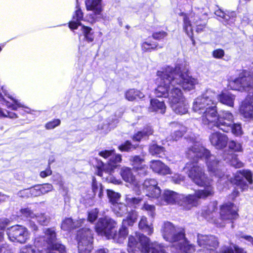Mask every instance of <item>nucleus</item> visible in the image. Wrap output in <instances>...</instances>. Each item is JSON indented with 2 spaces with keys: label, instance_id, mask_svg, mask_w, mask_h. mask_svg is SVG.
<instances>
[{
  "label": "nucleus",
  "instance_id": "obj_1",
  "mask_svg": "<svg viewBox=\"0 0 253 253\" xmlns=\"http://www.w3.org/2000/svg\"><path fill=\"white\" fill-rule=\"evenodd\" d=\"M183 64H176L174 67L166 66L157 72L160 79V84L155 90L158 97H168L173 111L178 114L188 112V105L180 87L191 90L198 84L197 80L184 72Z\"/></svg>",
  "mask_w": 253,
  "mask_h": 253
},
{
  "label": "nucleus",
  "instance_id": "obj_2",
  "mask_svg": "<svg viewBox=\"0 0 253 253\" xmlns=\"http://www.w3.org/2000/svg\"><path fill=\"white\" fill-rule=\"evenodd\" d=\"M186 155L189 159H193V160L197 158L205 159L210 174L218 178V182L220 184L229 180L230 183L239 186L242 190H244L248 187L244 178L250 184L253 183L252 174L249 170L243 169L237 171L234 178H229L227 175H225L220 162L217 160L215 156L211 155L210 151L199 143H196L193 146L188 148L186 152Z\"/></svg>",
  "mask_w": 253,
  "mask_h": 253
},
{
  "label": "nucleus",
  "instance_id": "obj_3",
  "mask_svg": "<svg viewBox=\"0 0 253 253\" xmlns=\"http://www.w3.org/2000/svg\"><path fill=\"white\" fill-rule=\"evenodd\" d=\"M138 214L135 211L128 212L126 218L124 219L122 225L117 232L114 229L116 223L109 217L99 218L95 226L97 233L107 239H112L115 242L122 243L128 235V229L126 225L132 226L136 222Z\"/></svg>",
  "mask_w": 253,
  "mask_h": 253
},
{
  "label": "nucleus",
  "instance_id": "obj_4",
  "mask_svg": "<svg viewBox=\"0 0 253 253\" xmlns=\"http://www.w3.org/2000/svg\"><path fill=\"white\" fill-rule=\"evenodd\" d=\"M217 97L216 92L209 89L193 101L192 109L194 112L202 114L201 121L205 126L216 119L215 113Z\"/></svg>",
  "mask_w": 253,
  "mask_h": 253
},
{
  "label": "nucleus",
  "instance_id": "obj_5",
  "mask_svg": "<svg viewBox=\"0 0 253 253\" xmlns=\"http://www.w3.org/2000/svg\"><path fill=\"white\" fill-rule=\"evenodd\" d=\"M184 170L195 184L204 187V190L195 191V193L192 194L193 196H197L198 192H202V197L199 195L197 197L198 203L200 199H205L213 195V188L211 185V181L206 176L204 167L201 164L196 162L188 163L184 167Z\"/></svg>",
  "mask_w": 253,
  "mask_h": 253
},
{
  "label": "nucleus",
  "instance_id": "obj_6",
  "mask_svg": "<svg viewBox=\"0 0 253 253\" xmlns=\"http://www.w3.org/2000/svg\"><path fill=\"white\" fill-rule=\"evenodd\" d=\"M161 233L164 239L173 244V248L186 253L194 251V247L189 244L185 237V231L182 228L175 226L172 223L167 221L163 224Z\"/></svg>",
  "mask_w": 253,
  "mask_h": 253
},
{
  "label": "nucleus",
  "instance_id": "obj_7",
  "mask_svg": "<svg viewBox=\"0 0 253 253\" xmlns=\"http://www.w3.org/2000/svg\"><path fill=\"white\" fill-rule=\"evenodd\" d=\"M128 252L140 251L143 253H167L164 247L157 242L150 243V239L145 235L136 233L130 236L128 242Z\"/></svg>",
  "mask_w": 253,
  "mask_h": 253
},
{
  "label": "nucleus",
  "instance_id": "obj_8",
  "mask_svg": "<svg viewBox=\"0 0 253 253\" xmlns=\"http://www.w3.org/2000/svg\"><path fill=\"white\" fill-rule=\"evenodd\" d=\"M202 192H198L197 196L192 194L185 195L179 194L173 191L165 190L161 197L160 205H167L177 204L183 207L185 210H189L192 207L197 206L199 203L197 201V197L202 196Z\"/></svg>",
  "mask_w": 253,
  "mask_h": 253
},
{
  "label": "nucleus",
  "instance_id": "obj_9",
  "mask_svg": "<svg viewBox=\"0 0 253 253\" xmlns=\"http://www.w3.org/2000/svg\"><path fill=\"white\" fill-rule=\"evenodd\" d=\"M99 155L105 159L108 160L107 163L110 167V170L109 171H103L98 170V175L105 179L108 182L115 184L122 183L121 179L116 178L112 174L113 169L115 168L117 166V164L121 162L122 156L120 154H115L114 150L102 151L99 153Z\"/></svg>",
  "mask_w": 253,
  "mask_h": 253
},
{
  "label": "nucleus",
  "instance_id": "obj_10",
  "mask_svg": "<svg viewBox=\"0 0 253 253\" xmlns=\"http://www.w3.org/2000/svg\"><path fill=\"white\" fill-rule=\"evenodd\" d=\"M215 120L212 122H209L206 126L209 128L216 127L225 132H229L231 129V125L234 122V116L232 113L228 111L221 110L218 114L217 112L216 107L215 108Z\"/></svg>",
  "mask_w": 253,
  "mask_h": 253
},
{
  "label": "nucleus",
  "instance_id": "obj_11",
  "mask_svg": "<svg viewBox=\"0 0 253 253\" xmlns=\"http://www.w3.org/2000/svg\"><path fill=\"white\" fill-rule=\"evenodd\" d=\"M79 253H90L93 249L92 231L84 228L78 231L77 233Z\"/></svg>",
  "mask_w": 253,
  "mask_h": 253
},
{
  "label": "nucleus",
  "instance_id": "obj_12",
  "mask_svg": "<svg viewBox=\"0 0 253 253\" xmlns=\"http://www.w3.org/2000/svg\"><path fill=\"white\" fill-rule=\"evenodd\" d=\"M76 8V9L73 15L72 20L69 23V28L73 30L77 29L78 27L81 26V30L85 39L88 42H92L94 37L92 34L91 33L92 29L88 27L82 25L81 21L83 19V13L78 3L77 4Z\"/></svg>",
  "mask_w": 253,
  "mask_h": 253
},
{
  "label": "nucleus",
  "instance_id": "obj_13",
  "mask_svg": "<svg viewBox=\"0 0 253 253\" xmlns=\"http://www.w3.org/2000/svg\"><path fill=\"white\" fill-rule=\"evenodd\" d=\"M194 25L196 26V31L198 33L203 32L206 28V22L201 21L197 16L190 14L184 15L183 18V29L187 35L191 39L193 38V28ZM193 40V39H192Z\"/></svg>",
  "mask_w": 253,
  "mask_h": 253
},
{
  "label": "nucleus",
  "instance_id": "obj_14",
  "mask_svg": "<svg viewBox=\"0 0 253 253\" xmlns=\"http://www.w3.org/2000/svg\"><path fill=\"white\" fill-rule=\"evenodd\" d=\"M197 242L204 253H217L216 249L218 246V242L214 236L198 235Z\"/></svg>",
  "mask_w": 253,
  "mask_h": 253
},
{
  "label": "nucleus",
  "instance_id": "obj_15",
  "mask_svg": "<svg viewBox=\"0 0 253 253\" xmlns=\"http://www.w3.org/2000/svg\"><path fill=\"white\" fill-rule=\"evenodd\" d=\"M247 72H245L240 75L239 77L229 82V87L233 90L240 91L250 92V86L249 84L251 80L253 81V78L251 75L246 76Z\"/></svg>",
  "mask_w": 253,
  "mask_h": 253
},
{
  "label": "nucleus",
  "instance_id": "obj_16",
  "mask_svg": "<svg viewBox=\"0 0 253 253\" xmlns=\"http://www.w3.org/2000/svg\"><path fill=\"white\" fill-rule=\"evenodd\" d=\"M43 236L36 238L34 244L38 247L45 248L54 245L56 239V234L54 228H48L44 229Z\"/></svg>",
  "mask_w": 253,
  "mask_h": 253
},
{
  "label": "nucleus",
  "instance_id": "obj_17",
  "mask_svg": "<svg viewBox=\"0 0 253 253\" xmlns=\"http://www.w3.org/2000/svg\"><path fill=\"white\" fill-rule=\"evenodd\" d=\"M241 115L247 120L253 119V95L249 94L240 107Z\"/></svg>",
  "mask_w": 253,
  "mask_h": 253
},
{
  "label": "nucleus",
  "instance_id": "obj_18",
  "mask_svg": "<svg viewBox=\"0 0 253 253\" xmlns=\"http://www.w3.org/2000/svg\"><path fill=\"white\" fill-rule=\"evenodd\" d=\"M217 206V204L216 202L211 203L206 209L203 210L202 214L208 221H211L217 226L221 227L224 225L215 218L218 216Z\"/></svg>",
  "mask_w": 253,
  "mask_h": 253
},
{
  "label": "nucleus",
  "instance_id": "obj_19",
  "mask_svg": "<svg viewBox=\"0 0 253 253\" xmlns=\"http://www.w3.org/2000/svg\"><path fill=\"white\" fill-rule=\"evenodd\" d=\"M236 206L231 203L223 205L220 208V217L222 220H232L238 217Z\"/></svg>",
  "mask_w": 253,
  "mask_h": 253
},
{
  "label": "nucleus",
  "instance_id": "obj_20",
  "mask_svg": "<svg viewBox=\"0 0 253 253\" xmlns=\"http://www.w3.org/2000/svg\"><path fill=\"white\" fill-rule=\"evenodd\" d=\"M133 169L128 167H123L120 170V174L123 179L126 182L130 184L134 187V190L137 194L140 193L139 190L137 191L138 181L134 174Z\"/></svg>",
  "mask_w": 253,
  "mask_h": 253
},
{
  "label": "nucleus",
  "instance_id": "obj_21",
  "mask_svg": "<svg viewBox=\"0 0 253 253\" xmlns=\"http://www.w3.org/2000/svg\"><path fill=\"white\" fill-rule=\"evenodd\" d=\"M209 139L211 145L217 149L224 148L228 140L227 136L218 131L211 133L209 136Z\"/></svg>",
  "mask_w": 253,
  "mask_h": 253
},
{
  "label": "nucleus",
  "instance_id": "obj_22",
  "mask_svg": "<svg viewBox=\"0 0 253 253\" xmlns=\"http://www.w3.org/2000/svg\"><path fill=\"white\" fill-rule=\"evenodd\" d=\"M170 126L172 128V132L170 136L167 137L168 141H177L187 131V127L177 122L171 123Z\"/></svg>",
  "mask_w": 253,
  "mask_h": 253
},
{
  "label": "nucleus",
  "instance_id": "obj_23",
  "mask_svg": "<svg viewBox=\"0 0 253 253\" xmlns=\"http://www.w3.org/2000/svg\"><path fill=\"white\" fill-rule=\"evenodd\" d=\"M149 166L152 171L161 175L171 174L170 168L160 160H152L150 162Z\"/></svg>",
  "mask_w": 253,
  "mask_h": 253
},
{
  "label": "nucleus",
  "instance_id": "obj_24",
  "mask_svg": "<svg viewBox=\"0 0 253 253\" xmlns=\"http://www.w3.org/2000/svg\"><path fill=\"white\" fill-rule=\"evenodd\" d=\"M158 183L156 179L154 178H148L145 180L143 183L142 185H140L138 184V186H137V190H140V193L138 195L141 193V190L143 192L146 191H150L151 188H154L155 190L154 193L155 194H161V190L160 188L158 186Z\"/></svg>",
  "mask_w": 253,
  "mask_h": 253
},
{
  "label": "nucleus",
  "instance_id": "obj_25",
  "mask_svg": "<svg viewBox=\"0 0 253 253\" xmlns=\"http://www.w3.org/2000/svg\"><path fill=\"white\" fill-rule=\"evenodd\" d=\"M21 212L24 216L27 217L31 218L36 217L39 223L42 225H46L49 222V217L44 213L36 215L28 208L22 209Z\"/></svg>",
  "mask_w": 253,
  "mask_h": 253
},
{
  "label": "nucleus",
  "instance_id": "obj_26",
  "mask_svg": "<svg viewBox=\"0 0 253 253\" xmlns=\"http://www.w3.org/2000/svg\"><path fill=\"white\" fill-rule=\"evenodd\" d=\"M0 101L11 110L16 108V100L15 98L7 91L4 90L3 87L0 86Z\"/></svg>",
  "mask_w": 253,
  "mask_h": 253
},
{
  "label": "nucleus",
  "instance_id": "obj_27",
  "mask_svg": "<svg viewBox=\"0 0 253 253\" xmlns=\"http://www.w3.org/2000/svg\"><path fill=\"white\" fill-rule=\"evenodd\" d=\"M85 221L84 219H80L77 221L73 222L71 218L64 219L61 224V228L65 231L70 230L80 227Z\"/></svg>",
  "mask_w": 253,
  "mask_h": 253
},
{
  "label": "nucleus",
  "instance_id": "obj_28",
  "mask_svg": "<svg viewBox=\"0 0 253 253\" xmlns=\"http://www.w3.org/2000/svg\"><path fill=\"white\" fill-rule=\"evenodd\" d=\"M149 110L151 112H157L164 114L165 112L166 106L163 101L153 99L151 100Z\"/></svg>",
  "mask_w": 253,
  "mask_h": 253
},
{
  "label": "nucleus",
  "instance_id": "obj_29",
  "mask_svg": "<svg viewBox=\"0 0 253 253\" xmlns=\"http://www.w3.org/2000/svg\"><path fill=\"white\" fill-rule=\"evenodd\" d=\"M216 100H219L221 103L230 107H233L235 96L229 92L222 93L217 94Z\"/></svg>",
  "mask_w": 253,
  "mask_h": 253
},
{
  "label": "nucleus",
  "instance_id": "obj_30",
  "mask_svg": "<svg viewBox=\"0 0 253 253\" xmlns=\"http://www.w3.org/2000/svg\"><path fill=\"white\" fill-rule=\"evenodd\" d=\"M101 0H85L87 10L93 11L96 15H99L102 11Z\"/></svg>",
  "mask_w": 253,
  "mask_h": 253
},
{
  "label": "nucleus",
  "instance_id": "obj_31",
  "mask_svg": "<svg viewBox=\"0 0 253 253\" xmlns=\"http://www.w3.org/2000/svg\"><path fill=\"white\" fill-rule=\"evenodd\" d=\"M223 158L227 163H229L231 166L240 168L243 167V163L240 161L237 158V156L233 153H224Z\"/></svg>",
  "mask_w": 253,
  "mask_h": 253
},
{
  "label": "nucleus",
  "instance_id": "obj_32",
  "mask_svg": "<svg viewBox=\"0 0 253 253\" xmlns=\"http://www.w3.org/2000/svg\"><path fill=\"white\" fill-rule=\"evenodd\" d=\"M29 238V233L27 228L17 225V242L24 243Z\"/></svg>",
  "mask_w": 253,
  "mask_h": 253
},
{
  "label": "nucleus",
  "instance_id": "obj_33",
  "mask_svg": "<svg viewBox=\"0 0 253 253\" xmlns=\"http://www.w3.org/2000/svg\"><path fill=\"white\" fill-rule=\"evenodd\" d=\"M139 228L148 235H151L153 232V227L152 224H148L147 218L145 216H142L138 224Z\"/></svg>",
  "mask_w": 253,
  "mask_h": 253
},
{
  "label": "nucleus",
  "instance_id": "obj_34",
  "mask_svg": "<svg viewBox=\"0 0 253 253\" xmlns=\"http://www.w3.org/2000/svg\"><path fill=\"white\" fill-rule=\"evenodd\" d=\"M153 133V130L151 126H147L145 127L142 130L135 133L133 135V139L137 141H139L141 139L148 137L150 135L152 134Z\"/></svg>",
  "mask_w": 253,
  "mask_h": 253
},
{
  "label": "nucleus",
  "instance_id": "obj_35",
  "mask_svg": "<svg viewBox=\"0 0 253 253\" xmlns=\"http://www.w3.org/2000/svg\"><path fill=\"white\" fill-rule=\"evenodd\" d=\"M126 98L128 101H133L137 98L141 99L144 97V94L135 89H130L125 93Z\"/></svg>",
  "mask_w": 253,
  "mask_h": 253
},
{
  "label": "nucleus",
  "instance_id": "obj_36",
  "mask_svg": "<svg viewBox=\"0 0 253 253\" xmlns=\"http://www.w3.org/2000/svg\"><path fill=\"white\" fill-rule=\"evenodd\" d=\"M112 209L114 213L117 216H122L128 212L126 206L123 203H119L114 204Z\"/></svg>",
  "mask_w": 253,
  "mask_h": 253
},
{
  "label": "nucleus",
  "instance_id": "obj_37",
  "mask_svg": "<svg viewBox=\"0 0 253 253\" xmlns=\"http://www.w3.org/2000/svg\"><path fill=\"white\" fill-rule=\"evenodd\" d=\"M46 249V253H66L65 246L60 243H55Z\"/></svg>",
  "mask_w": 253,
  "mask_h": 253
},
{
  "label": "nucleus",
  "instance_id": "obj_38",
  "mask_svg": "<svg viewBox=\"0 0 253 253\" xmlns=\"http://www.w3.org/2000/svg\"><path fill=\"white\" fill-rule=\"evenodd\" d=\"M149 151L152 155L162 158L164 155L165 149L163 147L153 144L150 146Z\"/></svg>",
  "mask_w": 253,
  "mask_h": 253
},
{
  "label": "nucleus",
  "instance_id": "obj_39",
  "mask_svg": "<svg viewBox=\"0 0 253 253\" xmlns=\"http://www.w3.org/2000/svg\"><path fill=\"white\" fill-rule=\"evenodd\" d=\"M42 249L35 244L34 246H25L23 247L20 250L19 253H42Z\"/></svg>",
  "mask_w": 253,
  "mask_h": 253
},
{
  "label": "nucleus",
  "instance_id": "obj_40",
  "mask_svg": "<svg viewBox=\"0 0 253 253\" xmlns=\"http://www.w3.org/2000/svg\"><path fill=\"white\" fill-rule=\"evenodd\" d=\"M233 250L230 247H223L221 248L220 253H246V252L242 248H240L237 246H234Z\"/></svg>",
  "mask_w": 253,
  "mask_h": 253
},
{
  "label": "nucleus",
  "instance_id": "obj_41",
  "mask_svg": "<svg viewBox=\"0 0 253 253\" xmlns=\"http://www.w3.org/2000/svg\"><path fill=\"white\" fill-rule=\"evenodd\" d=\"M107 196L113 206H114V204L119 203L118 201L120 200L121 197V195L119 193L111 190H107Z\"/></svg>",
  "mask_w": 253,
  "mask_h": 253
},
{
  "label": "nucleus",
  "instance_id": "obj_42",
  "mask_svg": "<svg viewBox=\"0 0 253 253\" xmlns=\"http://www.w3.org/2000/svg\"><path fill=\"white\" fill-rule=\"evenodd\" d=\"M225 16H227L223 17L222 19L226 24L232 25L235 22L236 17L235 12L228 11L227 13H225Z\"/></svg>",
  "mask_w": 253,
  "mask_h": 253
},
{
  "label": "nucleus",
  "instance_id": "obj_43",
  "mask_svg": "<svg viewBox=\"0 0 253 253\" xmlns=\"http://www.w3.org/2000/svg\"><path fill=\"white\" fill-rule=\"evenodd\" d=\"M225 16H227L223 17L222 19L226 24L232 25L235 22L236 17L235 12L228 11L227 13H225Z\"/></svg>",
  "mask_w": 253,
  "mask_h": 253
},
{
  "label": "nucleus",
  "instance_id": "obj_44",
  "mask_svg": "<svg viewBox=\"0 0 253 253\" xmlns=\"http://www.w3.org/2000/svg\"><path fill=\"white\" fill-rule=\"evenodd\" d=\"M228 147L230 150L231 153H233V152H240L243 151L241 144L235 141L229 142Z\"/></svg>",
  "mask_w": 253,
  "mask_h": 253
},
{
  "label": "nucleus",
  "instance_id": "obj_45",
  "mask_svg": "<svg viewBox=\"0 0 253 253\" xmlns=\"http://www.w3.org/2000/svg\"><path fill=\"white\" fill-rule=\"evenodd\" d=\"M142 198L141 197H129L126 198V202L127 205L134 208H136L137 206L142 202Z\"/></svg>",
  "mask_w": 253,
  "mask_h": 253
},
{
  "label": "nucleus",
  "instance_id": "obj_46",
  "mask_svg": "<svg viewBox=\"0 0 253 253\" xmlns=\"http://www.w3.org/2000/svg\"><path fill=\"white\" fill-rule=\"evenodd\" d=\"M158 46L156 42L151 43L148 42H144L141 44L142 50L144 52L151 51L152 50L155 49Z\"/></svg>",
  "mask_w": 253,
  "mask_h": 253
},
{
  "label": "nucleus",
  "instance_id": "obj_47",
  "mask_svg": "<svg viewBox=\"0 0 253 253\" xmlns=\"http://www.w3.org/2000/svg\"><path fill=\"white\" fill-rule=\"evenodd\" d=\"M230 126L231 127V129L230 131H231L232 133L234 134L235 136H241L243 134L242 126L240 124L232 123V124Z\"/></svg>",
  "mask_w": 253,
  "mask_h": 253
},
{
  "label": "nucleus",
  "instance_id": "obj_48",
  "mask_svg": "<svg viewBox=\"0 0 253 253\" xmlns=\"http://www.w3.org/2000/svg\"><path fill=\"white\" fill-rule=\"evenodd\" d=\"M39 185H36L33 187H31L29 189H25V192L30 194V196L37 197L41 196V193L40 192V189Z\"/></svg>",
  "mask_w": 253,
  "mask_h": 253
},
{
  "label": "nucleus",
  "instance_id": "obj_49",
  "mask_svg": "<svg viewBox=\"0 0 253 253\" xmlns=\"http://www.w3.org/2000/svg\"><path fill=\"white\" fill-rule=\"evenodd\" d=\"M143 161L144 160L138 156H133L130 159V161L132 166L133 167L134 169H135L136 167L142 165Z\"/></svg>",
  "mask_w": 253,
  "mask_h": 253
},
{
  "label": "nucleus",
  "instance_id": "obj_50",
  "mask_svg": "<svg viewBox=\"0 0 253 253\" xmlns=\"http://www.w3.org/2000/svg\"><path fill=\"white\" fill-rule=\"evenodd\" d=\"M99 210L97 208L91 210L88 212V220L92 223L98 217Z\"/></svg>",
  "mask_w": 253,
  "mask_h": 253
},
{
  "label": "nucleus",
  "instance_id": "obj_51",
  "mask_svg": "<svg viewBox=\"0 0 253 253\" xmlns=\"http://www.w3.org/2000/svg\"><path fill=\"white\" fill-rule=\"evenodd\" d=\"M17 112L19 114H24V113L26 114H31V109L26 106L23 104L19 102L17 100Z\"/></svg>",
  "mask_w": 253,
  "mask_h": 253
},
{
  "label": "nucleus",
  "instance_id": "obj_52",
  "mask_svg": "<svg viewBox=\"0 0 253 253\" xmlns=\"http://www.w3.org/2000/svg\"><path fill=\"white\" fill-rule=\"evenodd\" d=\"M141 209L147 211L148 214L151 217H154L155 215V207L154 206L145 203Z\"/></svg>",
  "mask_w": 253,
  "mask_h": 253
},
{
  "label": "nucleus",
  "instance_id": "obj_53",
  "mask_svg": "<svg viewBox=\"0 0 253 253\" xmlns=\"http://www.w3.org/2000/svg\"><path fill=\"white\" fill-rule=\"evenodd\" d=\"M132 149H134V147L129 141H126L119 146V149L122 152H128Z\"/></svg>",
  "mask_w": 253,
  "mask_h": 253
},
{
  "label": "nucleus",
  "instance_id": "obj_54",
  "mask_svg": "<svg viewBox=\"0 0 253 253\" xmlns=\"http://www.w3.org/2000/svg\"><path fill=\"white\" fill-rule=\"evenodd\" d=\"M103 187L102 184L100 183H98L94 177H93L92 183V190L93 193L96 195L98 194L99 191L102 190V188Z\"/></svg>",
  "mask_w": 253,
  "mask_h": 253
},
{
  "label": "nucleus",
  "instance_id": "obj_55",
  "mask_svg": "<svg viewBox=\"0 0 253 253\" xmlns=\"http://www.w3.org/2000/svg\"><path fill=\"white\" fill-rule=\"evenodd\" d=\"M40 189L41 195L45 194L53 189V186L51 184L46 183L43 185H39Z\"/></svg>",
  "mask_w": 253,
  "mask_h": 253
},
{
  "label": "nucleus",
  "instance_id": "obj_56",
  "mask_svg": "<svg viewBox=\"0 0 253 253\" xmlns=\"http://www.w3.org/2000/svg\"><path fill=\"white\" fill-rule=\"evenodd\" d=\"M7 234L10 241L15 242L16 240V227L12 226L10 228H8Z\"/></svg>",
  "mask_w": 253,
  "mask_h": 253
},
{
  "label": "nucleus",
  "instance_id": "obj_57",
  "mask_svg": "<svg viewBox=\"0 0 253 253\" xmlns=\"http://www.w3.org/2000/svg\"><path fill=\"white\" fill-rule=\"evenodd\" d=\"M168 36V33L164 31H157L153 33L152 37L156 40H162L164 39Z\"/></svg>",
  "mask_w": 253,
  "mask_h": 253
},
{
  "label": "nucleus",
  "instance_id": "obj_58",
  "mask_svg": "<svg viewBox=\"0 0 253 253\" xmlns=\"http://www.w3.org/2000/svg\"><path fill=\"white\" fill-rule=\"evenodd\" d=\"M140 176L146 175L148 173V167L145 165H142L134 169Z\"/></svg>",
  "mask_w": 253,
  "mask_h": 253
},
{
  "label": "nucleus",
  "instance_id": "obj_59",
  "mask_svg": "<svg viewBox=\"0 0 253 253\" xmlns=\"http://www.w3.org/2000/svg\"><path fill=\"white\" fill-rule=\"evenodd\" d=\"M60 124V120L59 119H55L52 121L48 122L45 125V127L47 129H53Z\"/></svg>",
  "mask_w": 253,
  "mask_h": 253
},
{
  "label": "nucleus",
  "instance_id": "obj_60",
  "mask_svg": "<svg viewBox=\"0 0 253 253\" xmlns=\"http://www.w3.org/2000/svg\"><path fill=\"white\" fill-rule=\"evenodd\" d=\"M150 190V191H146L143 192L146 196L152 199H157L160 196L161 194H155L154 193L155 191L154 188H152Z\"/></svg>",
  "mask_w": 253,
  "mask_h": 253
},
{
  "label": "nucleus",
  "instance_id": "obj_61",
  "mask_svg": "<svg viewBox=\"0 0 253 253\" xmlns=\"http://www.w3.org/2000/svg\"><path fill=\"white\" fill-rule=\"evenodd\" d=\"M212 55L215 58L220 59L224 55V51L222 49H217L212 51Z\"/></svg>",
  "mask_w": 253,
  "mask_h": 253
},
{
  "label": "nucleus",
  "instance_id": "obj_62",
  "mask_svg": "<svg viewBox=\"0 0 253 253\" xmlns=\"http://www.w3.org/2000/svg\"><path fill=\"white\" fill-rule=\"evenodd\" d=\"M171 179L172 181L175 184H179L184 179V177L181 175L176 173L174 174L172 177Z\"/></svg>",
  "mask_w": 253,
  "mask_h": 253
},
{
  "label": "nucleus",
  "instance_id": "obj_63",
  "mask_svg": "<svg viewBox=\"0 0 253 253\" xmlns=\"http://www.w3.org/2000/svg\"><path fill=\"white\" fill-rule=\"evenodd\" d=\"M9 221L6 218H0V231L2 230L9 223Z\"/></svg>",
  "mask_w": 253,
  "mask_h": 253
},
{
  "label": "nucleus",
  "instance_id": "obj_64",
  "mask_svg": "<svg viewBox=\"0 0 253 253\" xmlns=\"http://www.w3.org/2000/svg\"><path fill=\"white\" fill-rule=\"evenodd\" d=\"M0 253H12L8 246L6 244L0 247Z\"/></svg>",
  "mask_w": 253,
  "mask_h": 253
}]
</instances>
